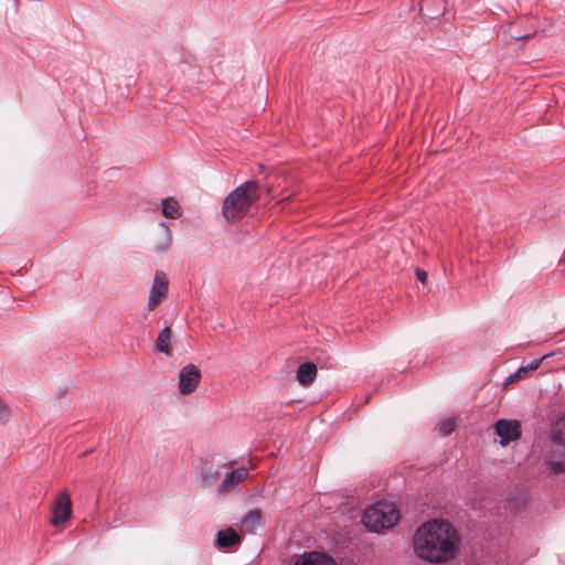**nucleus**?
<instances>
[{
    "mask_svg": "<svg viewBox=\"0 0 565 565\" xmlns=\"http://www.w3.org/2000/svg\"><path fill=\"white\" fill-rule=\"evenodd\" d=\"M11 416V411L8 404L4 403L0 396V424H6Z\"/></svg>",
    "mask_w": 565,
    "mask_h": 565,
    "instance_id": "nucleus-21",
    "label": "nucleus"
},
{
    "mask_svg": "<svg viewBox=\"0 0 565 565\" xmlns=\"http://www.w3.org/2000/svg\"><path fill=\"white\" fill-rule=\"evenodd\" d=\"M546 356L547 355H543L539 359H534L527 365L520 366L515 373L508 377V383L526 379L533 371L540 367L541 363L546 359Z\"/></svg>",
    "mask_w": 565,
    "mask_h": 565,
    "instance_id": "nucleus-15",
    "label": "nucleus"
},
{
    "mask_svg": "<svg viewBox=\"0 0 565 565\" xmlns=\"http://www.w3.org/2000/svg\"><path fill=\"white\" fill-rule=\"evenodd\" d=\"M168 286L169 281L166 274L162 270H157L147 303L149 311L156 309L166 299Z\"/></svg>",
    "mask_w": 565,
    "mask_h": 565,
    "instance_id": "nucleus-8",
    "label": "nucleus"
},
{
    "mask_svg": "<svg viewBox=\"0 0 565 565\" xmlns=\"http://www.w3.org/2000/svg\"><path fill=\"white\" fill-rule=\"evenodd\" d=\"M456 428V418L448 417L444 418L438 423V430L441 437L449 436Z\"/></svg>",
    "mask_w": 565,
    "mask_h": 565,
    "instance_id": "nucleus-19",
    "label": "nucleus"
},
{
    "mask_svg": "<svg viewBox=\"0 0 565 565\" xmlns=\"http://www.w3.org/2000/svg\"><path fill=\"white\" fill-rule=\"evenodd\" d=\"M162 214L168 218H179L181 216V209L179 202L173 198H167L162 201Z\"/></svg>",
    "mask_w": 565,
    "mask_h": 565,
    "instance_id": "nucleus-17",
    "label": "nucleus"
},
{
    "mask_svg": "<svg viewBox=\"0 0 565 565\" xmlns=\"http://www.w3.org/2000/svg\"><path fill=\"white\" fill-rule=\"evenodd\" d=\"M398 520L399 511L395 504L381 501L366 508L362 515V522L365 527L375 533L393 527Z\"/></svg>",
    "mask_w": 565,
    "mask_h": 565,
    "instance_id": "nucleus-3",
    "label": "nucleus"
},
{
    "mask_svg": "<svg viewBox=\"0 0 565 565\" xmlns=\"http://www.w3.org/2000/svg\"><path fill=\"white\" fill-rule=\"evenodd\" d=\"M460 540V535L451 522L445 519H434L416 529L413 547L420 559L430 564H444L458 555Z\"/></svg>",
    "mask_w": 565,
    "mask_h": 565,
    "instance_id": "nucleus-1",
    "label": "nucleus"
},
{
    "mask_svg": "<svg viewBox=\"0 0 565 565\" xmlns=\"http://www.w3.org/2000/svg\"><path fill=\"white\" fill-rule=\"evenodd\" d=\"M265 520L260 509L249 510L242 519V531L253 534L257 529L264 527Z\"/></svg>",
    "mask_w": 565,
    "mask_h": 565,
    "instance_id": "nucleus-11",
    "label": "nucleus"
},
{
    "mask_svg": "<svg viewBox=\"0 0 565 565\" xmlns=\"http://www.w3.org/2000/svg\"><path fill=\"white\" fill-rule=\"evenodd\" d=\"M248 476L245 467H239L226 473L225 478L218 486V492L225 494L233 490L237 484L244 481Z\"/></svg>",
    "mask_w": 565,
    "mask_h": 565,
    "instance_id": "nucleus-9",
    "label": "nucleus"
},
{
    "mask_svg": "<svg viewBox=\"0 0 565 565\" xmlns=\"http://www.w3.org/2000/svg\"><path fill=\"white\" fill-rule=\"evenodd\" d=\"M535 30L529 32V33H522L520 32V30H516V26H511L510 28V36L515 40V41H521V40H524V39H530L532 36L535 35Z\"/></svg>",
    "mask_w": 565,
    "mask_h": 565,
    "instance_id": "nucleus-20",
    "label": "nucleus"
},
{
    "mask_svg": "<svg viewBox=\"0 0 565 565\" xmlns=\"http://www.w3.org/2000/svg\"><path fill=\"white\" fill-rule=\"evenodd\" d=\"M446 0H419V12L424 18L436 19L446 11Z\"/></svg>",
    "mask_w": 565,
    "mask_h": 565,
    "instance_id": "nucleus-10",
    "label": "nucleus"
},
{
    "mask_svg": "<svg viewBox=\"0 0 565 565\" xmlns=\"http://www.w3.org/2000/svg\"><path fill=\"white\" fill-rule=\"evenodd\" d=\"M258 181L249 180L236 186L223 201L222 215L231 224L243 220L259 200Z\"/></svg>",
    "mask_w": 565,
    "mask_h": 565,
    "instance_id": "nucleus-2",
    "label": "nucleus"
},
{
    "mask_svg": "<svg viewBox=\"0 0 565 565\" xmlns=\"http://www.w3.org/2000/svg\"><path fill=\"white\" fill-rule=\"evenodd\" d=\"M415 273H416V276H417V278H418V280L420 282L425 284L427 281V277H428L427 271H425V270H423V269L417 267Z\"/></svg>",
    "mask_w": 565,
    "mask_h": 565,
    "instance_id": "nucleus-22",
    "label": "nucleus"
},
{
    "mask_svg": "<svg viewBox=\"0 0 565 565\" xmlns=\"http://www.w3.org/2000/svg\"><path fill=\"white\" fill-rule=\"evenodd\" d=\"M494 431L500 437L502 446L519 440L522 435L521 424L514 419H499L494 424Z\"/></svg>",
    "mask_w": 565,
    "mask_h": 565,
    "instance_id": "nucleus-6",
    "label": "nucleus"
},
{
    "mask_svg": "<svg viewBox=\"0 0 565 565\" xmlns=\"http://www.w3.org/2000/svg\"><path fill=\"white\" fill-rule=\"evenodd\" d=\"M241 543V536L232 527H227L217 532L215 544L220 550H228L238 546Z\"/></svg>",
    "mask_w": 565,
    "mask_h": 565,
    "instance_id": "nucleus-13",
    "label": "nucleus"
},
{
    "mask_svg": "<svg viewBox=\"0 0 565 565\" xmlns=\"http://www.w3.org/2000/svg\"><path fill=\"white\" fill-rule=\"evenodd\" d=\"M50 523L53 526L64 525L72 516V500L70 493L64 490L58 493L51 508Z\"/></svg>",
    "mask_w": 565,
    "mask_h": 565,
    "instance_id": "nucleus-5",
    "label": "nucleus"
},
{
    "mask_svg": "<svg viewBox=\"0 0 565 565\" xmlns=\"http://www.w3.org/2000/svg\"><path fill=\"white\" fill-rule=\"evenodd\" d=\"M171 329L170 327H164L158 334V338L154 342L156 351L166 354L167 356L172 355V349L170 347L171 342Z\"/></svg>",
    "mask_w": 565,
    "mask_h": 565,
    "instance_id": "nucleus-16",
    "label": "nucleus"
},
{
    "mask_svg": "<svg viewBox=\"0 0 565 565\" xmlns=\"http://www.w3.org/2000/svg\"><path fill=\"white\" fill-rule=\"evenodd\" d=\"M221 477L218 469H214L212 466L204 467L201 472V483L203 487H207L216 482Z\"/></svg>",
    "mask_w": 565,
    "mask_h": 565,
    "instance_id": "nucleus-18",
    "label": "nucleus"
},
{
    "mask_svg": "<svg viewBox=\"0 0 565 565\" xmlns=\"http://www.w3.org/2000/svg\"><path fill=\"white\" fill-rule=\"evenodd\" d=\"M551 448L545 457L548 470L554 473L565 472V418L556 420L551 429Z\"/></svg>",
    "mask_w": 565,
    "mask_h": 565,
    "instance_id": "nucleus-4",
    "label": "nucleus"
},
{
    "mask_svg": "<svg viewBox=\"0 0 565 565\" xmlns=\"http://www.w3.org/2000/svg\"><path fill=\"white\" fill-rule=\"evenodd\" d=\"M156 249H157L158 252H160V250H163V249H164V247H159V246H157V247H156Z\"/></svg>",
    "mask_w": 565,
    "mask_h": 565,
    "instance_id": "nucleus-23",
    "label": "nucleus"
},
{
    "mask_svg": "<svg viewBox=\"0 0 565 565\" xmlns=\"http://www.w3.org/2000/svg\"><path fill=\"white\" fill-rule=\"evenodd\" d=\"M201 381L200 369L190 363L183 366L179 373V392L182 395L191 394L196 390Z\"/></svg>",
    "mask_w": 565,
    "mask_h": 565,
    "instance_id": "nucleus-7",
    "label": "nucleus"
},
{
    "mask_svg": "<svg viewBox=\"0 0 565 565\" xmlns=\"http://www.w3.org/2000/svg\"><path fill=\"white\" fill-rule=\"evenodd\" d=\"M317 376V365L313 362L301 363L296 372V380L302 386L311 385Z\"/></svg>",
    "mask_w": 565,
    "mask_h": 565,
    "instance_id": "nucleus-14",
    "label": "nucleus"
},
{
    "mask_svg": "<svg viewBox=\"0 0 565 565\" xmlns=\"http://www.w3.org/2000/svg\"><path fill=\"white\" fill-rule=\"evenodd\" d=\"M233 463V461H230V463H226L225 466L231 467Z\"/></svg>",
    "mask_w": 565,
    "mask_h": 565,
    "instance_id": "nucleus-24",
    "label": "nucleus"
},
{
    "mask_svg": "<svg viewBox=\"0 0 565 565\" xmlns=\"http://www.w3.org/2000/svg\"><path fill=\"white\" fill-rule=\"evenodd\" d=\"M295 565H337L334 558L324 552L305 553Z\"/></svg>",
    "mask_w": 565,
    "mask_h": 565,
    "instance_id": "nucleus-12",
    "label": "nucleus"
}]
</instances>
